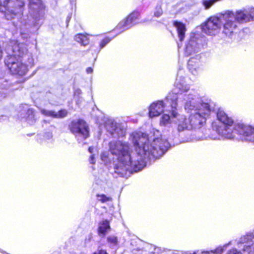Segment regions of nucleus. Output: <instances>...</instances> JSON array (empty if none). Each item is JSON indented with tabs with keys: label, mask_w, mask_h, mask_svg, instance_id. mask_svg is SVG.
I'll use <instances>...</instances> for the list:
<instances>
[{
	"label": "nucleus",
	"mask_w": 254,
	"mask_h": 254,
	"mask_svg": "<svg viewBox=\"0 0 254 254\" xmlns=\"http://www.w3.org/2000/svg\"><path fill=\"white\" fill-rule=\"evenodd\" d=\"M133 143L137 147V155L133 156L130 145L127 142L113 140L109 144V151L113 156V159L118 162L115 165V172L121 175L130 170L135 172L144 166V160L146 158H158L168 149L170 144L161 136L153 139L152 142L148 136L141 132L133 133Z\"/></svg>",
	"instance_id": "nucleus-1"
},
{
	"label": "nucleus",
	"mask_w": 254,
	"mask_h": 254,
	"mask_svg": "<svg viewBox=\"0 0 254 254\" xmlns=\"http://www.w3.org/2000/svg\"><path fill=\"white\" fill-rule=\"evenodd\" d=\"M183 97L185 110L190 113L189 121L192 129L200 128L211 112L209 105L205 103H197L196 96L190 94H185Z\"/></svg>",
	"instance_id": "nucleus-2"
},
{
	"label": "nucleus",
	"mask_w": 254,
	"mask_h": 254,
	"mask_svg": "<svg viewBox=\"0 0 254 254\" xmlns=\"http://www.w3.org/2000/svg\"><path fill=\"white\" fill-rule=\"evenodd\" d=\"M217 119L223 124L216 128L217 132L222 137L227 139L238 138L237 135L242 140V134L238 128V125H244L238 123L233 126V120L228 116L222 109H219L217 112Z\"/></svg>",
	"instance_id": "nucleus-3"
},
{
	"label": "nucleus",
	"mask_w": 254,
	"mask_h": 254,
	"mask_svg": "<svg viewBox=\"0 0 254 254\" xmlns=\"http://www.w3.org/2000/svg\"><path fill=\"white\" fill-rule=\"evenodd\" d=\"M27 62L28 64H26L21 60L13 57H7L5 59V64L11 73L20 76L25 75L28 70V67L33 65L34 60L32 56H29Z\"/></svg>",
	"instance_id": "nucleus-4"
},
{
	"label": "nucleus",
	"mask_w": 254,
	"mask_h": 254,
	"mask_svg": "<svg viewBox=\"0 0 254 254\" xmlns=\"http://www.w3.org/2000/svg\"><path fill=\"white\" fill-rule=\"evenodd\" d=\"M221 30L223 34L230 37L237 28V22L235 20L234 12L226 11L220 14Z\"/></svg>",
	"instance_id": "nucleus-5"
},
{
	"label": "nucleus",
	"mask_w": 254,
	"mask_h": 254,
	"mask_svg": "<svg viewBox=\"0 0 254 254\" xmlns=\"http://www.w3.org/2000/svg\"><path fill=\"white\" fill-rule=\"evenodd\" d=\"M3 4L6 18L11 19L21 12L25 3L23 0H5Z\"/></svg>",
	"instance_id": "nucleus-6"
},
{
	"label": "nucleus",
	"mask_w": 254,
	"mask_h": 254,
	"mask_svg": "<svg viewBox=\"0 0 254 254\" xmlns=\"http://www.w3.org/2000/svg\"><path fill=\"white\" fill-rule=\"evenodd\" d=\"M6 51L8 55L7 57H13L16 59L23 58L26 56H27L28 59L29 55L31 56L28 52L27 46L24 44L18 43L15 41L10 42Z\"/></svg>",
	"instance_id": "nucleus-7"
},
{
	"label": "nucleus",
	"mask_w": 254,
	"mask_h": 254,
	"mask_svg": "<svg viewBox=\"0 0 254 254\" xmlns=\"http://www.w3.org/2000/svg\"><path fill=\"white\" fill-rule=\"evenodd\" d=\"M69 128L78 140L84 139L89 136L88 127L82 120L72 121L69 125Z\"/></svg>",
	"instance_id": "nucleus-8"
},
{
	"label": "nucleus",
	"mask_w": 254,
	"mask_h": 254,
	"mask_svg": "<svg viewBox=\"0 0 254 254\" xmlns=\"http://www.w3.org/2000/svg\"><path fill=\"white\" fill-rule=\"evenodd\" d=\"M254 234L253 233H248L242 236L237 241L238 247L247 254H254Z\"/></svg>",
	"instance_id": "nucleus-9"
},
{
	"label": "nucleus",
	"mask_w": 254,
	"mask_h": 254,
	"mask_svg": "<svg viewBox=\"0 0 254 254\" xmlns=\"http://www.w3.org/2000/svg\"><path fill=\"white\" fill-rule=\"evenodd\" d=\"M189 87L185 84L184 82H181L178 81V79H177L173 92L170 93L166 97L167 100L170 102L172 109H176L177 108V100L178 98L177 94L181 95L183 93L189 90Z\"/></svg>",
	"instance_id": "nucleus-10"
},
{
	"label": "nucleus",
	"mask_w": 254,
	"mask_h": 254,
	"mask_svg": "<svg viewBox=\"0 0 254 254\" xmlns=\"http://www.w3.org/2000/svg\"><path fill=\"white\" fill-rule=\"evenodd\" d=\"M220 14L218 16L209 18L203 27L205 33L209 35H215L221 30Z\"/></svg>",
	"instance_id": "nucleus-11"
},
{
	"label": "nucleus",
	"mask_w": 254,
	"mask_h": 254,
	"mask_svg": "<svg viewBox=\"0 0 254 254\" xmlns=\"http://www.w3.org/2000/svg\"><path fill=\"white\" fill-rule=\"evenodd\" d=\"M30 15L36 21L44 15V6L41 0H28Z\"/></svg>",
	"instance_id": "nucleus-12"
},
{
	"label": "nucleus",
	"mask_w": 254,
	"mask_h": 254,
	"mask_svg": "<svg viewBox=\"0 0 254 254\" xmlns=\"http://www.w3.org/2000/svg\"><path fill=\"white\" fill-rule=\"evenodd\" d=\"M106 127L108 131L115 137H121L125 135V128L122 125L117 124L113 120H108L106 123Z\"/></svg>",
	"instance_id": "nucleus-13"
},
{
	"label": "nucleus",
	"mask_w": 254,
	"mask_h": 254,
	"mask_svg": "<svg viewBox=\"0 0 254 254\" xmlns=\"http://www.w3.org/2000/svg\"><path fill=\"white\" fill-rule=\"evenodd\" d=\"M172 110V115L173 117L177 118L178 121L176 123L178 125V130L179 131H182L186 129L190 130L192 129V125L189 122V118L187 119L184 115H180L176 110Z\"/></svg>",
	"instance_id": "nucleus-14"
},
{
	"label": "nucleus",
	"mask_w": 254,
	"mask_h": 254,
	"mask_svg": "<svg viewBox=\"0 0 254 254\" xmlns=\"http://www.w3.org/2000/svg\"><path fill=\"white\" fill-rule=\"evenodd\" d=\"M243 140L254 142V127L247 125H238Z\"/></svg>",
	"instance_id": "nucleus-15"
},
{
	"label": "nucleus",
	"mask_w": 254,
	"mask_h": 254,
	"mask_svg": "<svg viewBox=\"0 0 254 254\" xmlns=\"http://www.w3.org/2000/svg\"><path fill=\"white\" fill-rule=\"evenodd\" d=\"M200 40L195 37L191 38L186 46L185 53L188 56H190L197 53L200 51Z\"/></svg>",
	"instance_id": "nucleus-16"
},
{
	"label": "nucleus",
	"mask_w": 254,
	"mask_h": 254,
	"mask_svg": "<svg viewBox=\"0 0 254 254\" xmlns=\"http://www.w3.org/2000/svg\"><path fill=\"white\" fill-rule=\"evenodd\" d=\"M164 105L162 101L153 103L149 107V116L150 118L158 116L164 111Z\"/></svg>",
	"instance_id": "nucleus-17"
},
{
	"label": "nucleus",
	"mask_w": 254,
	"mask_h": 254,
	"mask_svg": "<svg viewBox=\"0 0 254 254\" xmlns=\"http://www.w3.org/2000/svg\"><path fill=\"white\" fill-rule=\"evenodd\" d=\"M200 58L199 55H196L195 57H191L188 61L189 69L194 75L198 73L200 68Z\"/></svg>",
	"instance_id": "nucleus-18"
},
{
	"label": "nucleus",
	"mask_w": 254,
	"mask_h": 254,
	"mask_svg": "<svg viewBox=\"0 0 254 254\" xmlns=\"http://www.w3.org/2000/svg\"><path fill=\"white\" fill-rule=\"evenodd\" d=\"M39 110L41 113L43 115L54 118H63L65 117L67 114V111L64 109L61 110L57 112L43 108H40Z\"/></svg>",
	"instance_id": "nucleus-19"
},
{
	"label": "nucleus",
	"mask_w": 254,
	"mask_h": 254,
	"mask_svg": "<svg viewBox=\"0 0 254 254\" xmlns=\"http://www.w3.org/2000/svg\"><path fill=\"white\" fill-rule=\"evenodd\" d=\"M173 25L176 28L178 36L180 41H183L185 37L186 32L187 31L186 25L182 22L175 21Z\"/></svg>",
	"instance_id": "nucleus-20"
},
{
	"label": "nucleus",
	"mask_w": 254,
	"mask_h": 254,
	"mask_svg": "<svg viewBox=\"0 0 254 254\" xmlns=\"http://www.w3.org/2000/svg\"><path fill=\"white\" fill-rule=\"evenodd\" d=\"M235 15V20L238 23L247 22L250 21L248 12L244 10H240L234 12Z\"/></svg>",
	"instance_id": "nucleus-21"
},
{
	"label": "nucleus",
	"mask_w": 254,
	"mask_h": 254,
	"mask_svg": "<svg viewBox=\"0 0 254 254\" xmlns=\"http://www.w3.org/2000/svg\"><path fill=\"white\" fill-rule=\"evenodd\" d=\"M231 244L232 241H230L228 244L224 245L223 247H219L215 249L214 250L210 251H204L199 253L198 252H193V253L190 254H221L224 251L223 247L226 248L227 246Z\"/></svg>",
	"instance_id": "nucleus-22"
},
{
	"label": "nucleus",
	"mask_w": 254,
	"mask_h": 254,
	"mask_svg": "<svg viewBox=\"0 0 254 254\" xmlns=\"http://www.w3.org/2000/svg\"><path fill=\"white\" fill-rule=\"evenodd\" d=\"M110 227L109 222L107 220H104L100 222L99 224L98 232L100 234H103L104 235L109 231Z\"/></svg>",
	"instance_id": "nucleus-23"
},
{
	"label": "nucleus",
	"mask_w": 254,
	"mask_h": 254,
	"mask_svg": "<svg viewBox=\"0 0 254 254\" xmlns=\"http://www.w3.org/2000/svg\"><path fill=\"white\" fill-rule=\"evenodd\" d=\"M75 40L83 46H86L89 43L88 38L84 35L79 34L75 36Z\"/></svg>",
	"instance_id": "nucleus-24"
},
{
	"label": "nucleus",
	"mask_w": 254,
	"mask_h": 254,
	"mask_svg": "<svg viewBox=\"0 0 254 254\" xmlns=\"http://www.w3.org/2000/svg\"><path fill=\"white\" fill-rule=\"evenodd\" d=\"M129 28H130V27L129 25H127L125 20L120 22L116 27L117 29L121 30V32H123Z\"/></svg>",
	"instance_id": "nucleus-25"
},
{
	"label": "nucleus",
	"mask_w": 254,
	"mask_h": 254,
	"mask_svg": "<svg viewBox=\"0 0 254 254\" xmlns=\"http://www.w3.org/2000/svg\"><path fill=\"white\" fill-rule=\"evenodd\" d=\"M170 123V117L167 114L163 115L160 120V124L162 126H165Z\"/></svg>",
	"instance_id": "nucleus-26"
},
{
	"label": "nucleus",
	"mask_w": 254,
	"mask_h": 254,
	"mask_svg": "<svg viewBox=\"0 0 254 254\" xmlns=\"http://www.w3.org/2000/svg\"><path fill=\"white\" fill-rule=\"evenodd\" d=\"M220 0H203L202 3L205 9L209 8L215 2Z\"/></svg>",
	"instance_id": "nucleus-27"
},
{
	"label": "nucleus",
	"mask_w": 254,
	"mask_h": 254,
	"mask_svg": "<svg viewBox=\"0 0 254 254\" xmlns=\"http://www.w3.org/2000/svg\"><path fill=\"white\" fill-rule=\"evenodd\" d=\"M163 14V10L160 5H157L154 12V16L156 17H159Z\"/></svg>",
	"instance_id": "nucleus-28"
},
{
	"label": "nucleus",
	"mask_w": 254,
	"mask_h": 254,
	"mask_svg": "<svg viewBox=\"0 0 254 254\" xmlns=\"http://www.w3.org/2000/svg\"><path fill=\"white\" fill-rule=\"evenodd\" d=\"M108 242L113 245H116L118 244V240L115 236H110L107 238Z\"/></svg>",
	"instance_id": "nucleus-29"
},
{
	"label": "nucleus",
	"mask_w": 254,
	"mask_h": 254,
	"mask_svg": "<svg viewBox=\"0 0 254 254\" xmlns=\"http://www.w3.org/2000/svg\"><path fill=\"white\" fill-rule=\"evenodd\" d=\"M138 14L137 12H133L131 13L127 17L128 20H132L135 24V20L137 18Z\"/></svg>",
	"instance_id": "nucleus-30"
},
{
	"label": "nucleus",
	"mask_w": 254,
	"mask_h": 254,
	"mask_svg": "<svg viewBox=\"0 0 254 254\" xmlns=\"http://www.w3.org/2000/svg\"><path fill=\"white\" fill-rule=\"evenodd\" d=\"M97 197H98V200L99 201H102V202H106L111 199L110 197H108L104 194L98 195Z\"/></svg>",
	"instance_id": "nucleus-31"
},
{
	"label": "nucleus",
	"mask_w": 254,
	"mask_h": 254,
	"mask_svg": "<svg viewBox=\"0 0 254 254\" xmlns=\"http://www.w3.org/2000/svg\"><path fill=\"white\" fill-rule=\"evenodd\" d=\"M109 154L107 152H104L101 155V159L102 160L105 162H107L109 161H110L111 158L109 157Z\"/></svg>",
	"instance_id": "nucleus-32"
},
{
	"label": "nucleus",
	"mask_w": 254,
	"mask_h": 254,
	"mask_svg": "<svg viewBox=\"0 0 254 254\" xmlns=\"http://www.w3.org/2000/svg\"><path fill=\"white\" fill-rule=\"evenodd\" d=\"M226 254H242L241 252L235 248L229 250Z\"/></svg>",
	"instance_id": "nucleus-33"
},
{
	"label": "nucleus",
	"mask_w": 254,
	"mask_h": 254,
	"mask_svg": "<svg viewBox=\"0 0 254 254\" xmlns=\"http://www.w3.org/2000/svg\"><path fill=\"white\" fill-rule=\"evenodd\" d=\"M111 39L108 38H106L103 40L100 43V47L101 48H103L110 41Z\"/></svg>",
	"instance_id": "nucleus-34"
},
{
	"label": "nucleus",
	"mask_w": 254,
	"mask_h": 254,
	"mask_svg": "<svg viewBox=\"0 0 254 254\" xmlns=\"http://www.w3.org/2000/svg\"><path fill=\"white\" fill-rule=\"evenodd\" d=\"M248 14L249 17H250V21L254 19V8L251 9Z\"/></svg>",
	"instance_id": "nucleus-35"
},
{
	"label": "nucleus",
	"mask_w": 254,
	"mask_h": 254,
	"mask_svg": "<svg viewBox=\"0 0 254 254\" xmlns=\"http://www.w3.org/2000/svg\"><path fill=\"white\" fill-rule=\"evenodd\" d=\"M127 24V25H129V26L131 27L133 25H134L135 23L131 20H128V18L127 17V19L125 20Z\"/></svg>",
	"instance_id": "nucleus-36"
},
{
	"label": "nucleus",
	"mask_w": 254,
	"mask_h": 254,
	"mask_svg": "<svg viewBox=\"0 0 254 254\" xmlns=\"http://www.w3.org/2000/svg\"><path fill=\"white\" fill-rule=\"evenodd\" d=\"M127 24V25H129V26L131 27L133 25H134L135 23L131 20H128V18L127 17V19L125 20Z\"/></svg>",
	"instance_id": "nucleus-37"
},
{
	"label": "nucleus",
	"mask_w": 254,
	"mask_h": 254,
	"mask_svg": "<svg viewBox=\"0 0 254 254\" xmlns=\"http://www.w3.org/2000/svg\"><path fill=\"white\" fill-rule=\"evenodd\" d=\"M74 94L75 95H79L80 94H81V90L80 89H76L75 90Z\"/></svg>",
	"instance_id": "nucleus-38"
},
{
	"label": "nucleus",
	"mask_w": 254,
	"mask_h": 254,
	"mask_svg": "<svg viewBox=\"0 0 254 254\" xmlns=\"http://www.w3.org/2000/svg\"><path fill=\"white\" fill-rule=\"evenodd\" d=\"M94 155H92L90 157L89 161L91 164H94L95 162H94Z\"/></svg>",
	"instance_id": "nucleus-39"
},
{
	"label": "nucleus",
	"mask_w": 254,
	"mask_h": 254,
	"mask_svg": "<svg viewBox=\"0 0 254 254\" xmlns=\"http://www.w3.org/2000/svg\"><path fill=\"white\" fill-rule=\"evenodd\" d=\"M93 254H96V253H94ZM98 254H108L106 251L104 250H100L98 253Z\"/></svg>",
	"instance_id": "nucleus-40"
},
{
	"label": "nucleus",
	"mask_w": 254,
	"mask_h": 254,
	"mask_svg": "<svg viewBox=\"0 0 254 254\" xmlns=\"http://www.w3.org/2000/svg\"><path fill=\"white\" fill-rule=\"evenodd\" d=\"M86 72L88 73H91L93 72V69L91 67H88L86 69Z\"/></svg>",
	"instance_id": "nucleus-41"
},
{
	"label": "nucleus",
	"mask_w": 254,
	"mask_h": 254,
	"mask_svg": "<svg viewBox=\"0 0 254 254\" xmlns=\"http://www.w3.org/2000/svg\"><path fill=\"white\" fill-rule=\"evenodd\" d=\"M93 147H90L88 149V150L90 152V153H92V151L93 150Z\"/></svg>",
	"instance_id": "nucleus-42"
},
{
	"label": "nucleus",
	"mask_w": 254,
	"mask_h": 254,
	"mask_svg": "<svg viewBox=\"0 0 254 254\" xmlns=\"http://www.w3.org/2000/svg\"><path fill=\"white\" fill-rule=\"evenodd\" d=\"M23 37H24V38H27V36H24Z\"/></svg>",
	"instance_id": "nucleus-43"
}]
</instances>
